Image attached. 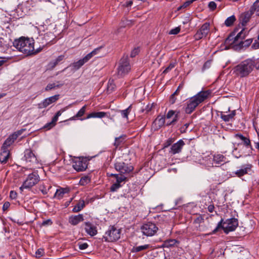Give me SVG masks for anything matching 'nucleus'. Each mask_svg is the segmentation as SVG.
<instances>
[{"mask_svg": "<svg viewBox=\"0 0 259 259\" xmlns=\"http://www.w3.org/2000/svg\"><path fill=\"white\" fill-rule=\"evenodd\" d=\"M235 137L236 138H238L242 141V144L245 146L246 148L250 149V151L248 153V155H250V154L252 153V151L253 150V148L251 145V142L250 139L246 137H244L241 134H236L235 135Z\"/></svg>", "mask_w": 259, "mask_h": 259, "instance_id": "nucleus-19", "label": "nucleus"}, {"mask_svg": "<svg viewBox=\"0 0 259 259\" xmlns=\"http://www.w3.org/2000/svg\"><path fill=\"white\" fill-rule=\"evenodd\" d=\"M180 111H178L177 112V113L176 114V115L172 117L173 118H172V120L169 122L168 121L166 123V125L169 126L170 125L175 124L178 120L179 117H180Z\"/></svg>", "mask_w": 259, "mask_h": 259, "instance_id": "nucleus-39", "label": "nucleus"}, {"mask_svg": "<svg viewBox=\"0 0 259 259\" xmlns=\"http://www.w3.org/2000/svg\"><path fill=\"white\" fill-rule=\"evenodd\" d=\"M165 120V117L164 115H159L153 122V125L155 126L156 128H160L164 125Z\"/></svg>", "mask_w": 259, "mask_h": 259, "instance_id": "nucleus-26", "label": "nucleus"}, {"mask_svg": "<svg viewBox=\"0 0 259 259\" xmlns=\"http://www.w3.org/2000/svg\"><path fill=\"white\" fill-rule=\"evenodd\" d=\"M17 196V194L14 191H11L10 193V197L11 198L14 199H16Z\"/></svg>", "mask_w": 259, "mask_h": 259, "instance_id": "nucleus-59", "label": "nucleus"}, {"mask_svg": "<svg viewBox=\"0 0 259 259\" xmlns=\"http://www.w3.org/2000/svg\"><path fill=\"white\" fill-rule=\"evenodd\" d=\"M204 222V219L201 215H199L197 218H196L194 221V223L195 224H200L201 223H203Z\"/></svg>", "mask_w": 259, "mask_h": 259, "instance_id": "nucleus-52", "label": "nucleus"}, {"mask_svg": "<svg viewBox=\"0 0 259 259\" xmlns=\"http://www.w3.org/2000/svg\"><path fill=\"white\" fill-rule=\"evenodd\" d=\"M78 246L79 249L83 250L87 249L89 245L87 243H83L79 242L78 243Z\"/></svg>", "mask_w": 259, "mask_h": 259, "instance_id": "nucleus-50", "label": "nucleus"}, {"mask_svg": "<svg viewBox=\"0 0 259 259\" xmlns=\"http://www.w3.org/2000/svg\"><path fill=\"white\" fill-rule=\"evenodd\" d=\"M143 235L146 236H152L154 235L158 230L156 225L152 222H148L144 224L141 228Z\"/></svg>", "mask_w": 259, "mask_h": 259, "instance_id": "nucleus-10", "label": "nucleus"}, {"mask_svg": "<svg viewBox=\"0 0 259 259\" xmlns=\"http://www.w3.org/2000/svg\"><path fill=\"white\" fill-rule=\"evenodd\" d=\"M66 193V191L64 189L61 188L60 189L57 190L55 195L54 197L58 199H61L63 198L64 195Z\"/></svg>", "mask_w": 259, "mask_h": 259, "instance_id": "nucleus-37", "label": "nucleus"}, {"mask_svg": "<svg viewBox=\"0 0 259 259\" xmlns=\"http://www.w3.org/2000/svg\"><path fill=\"white\" fill-rule=\"evenodd\" d=\"M185 145L183 140H179L176 143L173 144L170 148V152L176 154L181 152L183 146Z\"/></svg>", "mask_w": 259, "mask_h": 259, "instance_id": "nucleus-22", "label": "nucleus"}, {"mask_svg": "<svg viewBox=\"0 0 259 259\" xmlns=\"http://www.w3.org/2000/svg\"><path fill=\"white\" fill-rule=\"evenodd\" d=\"M189 125V123H187L185 124L183 126L181 127L180 128V131L181 133H185L186 132L187 128Z\"/></svg>", "mask_w": 259, "mask_h": 259, "instance_id": "nucleus-57", "label": "nucleus"}, {"mask_svg": "<svg viewBox=\"0 0 259 259\" xmlns=\"http://www.w3.org/2000/svg\"><path fill=\"white\" fill-rule=\"evenodd\" d=\"M24 158L26 161L31 163H35L37 161L35 155L30 149H26L25 150Z\"/></svg>", "mask_w": 259, "mask_h": 259, "instance_id": "nucleus-23", "label": "nucleus"}, {"mask_svg": "<svg viewBox=\"0 0 259 259\" xmlns=\"http://www.w3.org/2000/svg\"><path fill=\"white\" fill-rule=\"evenodd\" d=\"M84 228L87 234L91 237L97 234L98 230L96 224L90 222H86L84 223Z\"/></svg>", "mask_w": 259, "mask_h": 259, "instance_id": "nucleus-15", "label": "nucleus"}, {"mask_svg": "<svg viewBox=\"0 0 259 259\" xmlns=\"http://www.w3.org/2000/svg\"><path fill=\"white\" fill-rule=\"evenodd\" d=\"M238 226V221L236 218H231L226 220L224 222L222 219L218 223L217 227L210 233L207 235H212L216 233L220 229H222L226 234L234 231Z\"/></svg>", "mask_w": 259, "mask_h": 259, "instance_id": "nucleus-3", "label": "nucleus"}, {"mask_svg": "<svg viewBox=\"0 0 259 259\" xmlns=\"http://www.w3.org/2000/svg\"><path fill=\"white\" fill-rule=\"evenodd\" d=\"M209 160L210 162L207 163V164H211L212 166H218V165L225 162L226 158L222 154H215L212 156V158L210 157Z\"/></svg>", "mask_w": 259, "mask_h": 259, "instance_id": "nucleus-16", "label": "nucleus"}, {"mask_svg": "<svg viewBox=\"0 0 259 259\" xmlns=\"http://www.w3.org/2000/svg\"><path fill=\"white\" fill-rule=\"evenodd\" d=\"M29 38H26L25 37H20L19 39H15L13 41V46L17 49L20 52H22V50L25 47L28 41H29Z\"/></svg>", "mask_w": 259, "mask_h": 259, "instance_id": "nucleus-17", "label": "nucleus"}, {"mask_svg": "<svg viewBox=\"0 0 259 259\" xmlns=\"http://www.w3.org/2000/svg\"><path fill=\"white\" fill-rule=\"evenodd\" d=\"M87 108V105L83 106L78 111V112L73 116V117H70L69 119L65 120L64 122H67L68 120H76L77 118H79L81 117L85 113Z\"/></svg>", "mask_w": 259, "mask_h": 259, "instance_id": "nucleus-28", "label": "nucleus"}, {"mask_svg": "<svg viewBox=\"0 0 259 259\" xmlns=\"http://www.w3.org/2000/svg\"><path fill=\"white\" fill-rule=\"evenodd\" d=\"M63 85V83H60V81H57L56 82L50 83H49L45 88L46 91H49L50 90L54 89L56 88H59Z\"/></svg>", "mask_w": 259, "mask_h": 259, "instance_id": "nucleus-32", "label": "nucleus"}, {"mask_svg": "<svg viewBox=\"0 0 259 259\" xmlns=\"http://www.w3.org/2000/svg\"><path fill=\"white\" fill-rule=\"evenodd\" d=\"M252 14V11L250 10L242 13L239 18L240 23H241L243 26H245L250 20Z\"/></svg>", "mask_w": 259, "mask_h": 259, "instance_id": "nucleus-20", "label": "nucleus"}, {"mask_svg": "<svg viewBox=\"0 0 259 259\" xmlns=\"http://www.w3.org/2000/svg\"><path fill=\"white\" fill-rule=\"evenodd\" d=\"M178 111H174L172 110H169L166 115L165 118L166 119H170L172 118L177 113Z\"/></svg>", "mask_w": 259, "mask_h": 259, "instance_id": "nucleus-47", "label": "nucleus"}, {"mask_svg": "<svg viewBox=\"0 0 259 259\" xmlns=\"http://www.w3.org/2000/svg\"><path fill=\"white\" fill-rule=\"evenodd\" d=\"M121 142L120 137L116 138L115 140L114 145L117 147L119 145H120Z\"/></svg>", "mask_w": 259, "mask_h": 259, "instance_id": "nucleus-61", "label": "nucleus"}, {"mask_svg": "<svg viewBox=\"0 0 259 259\" xmlns=\"http://www.w3.org/2000/svg\"><path fill=\"white\" fill-rule=\"evenodd\" d=\"M50 36H52V38L54 37V35L51 32L47 33L45 34L44 36V38L46 40L47 43L50 42L52 41L51 39L49 38Z\"/></svg>", "mask_w": 259, "mask_h": 259, "instance_id": "nucleus-49", "label": "nucleus"}, {"mask_svg": "<svg viewBox=\"0 0 259 259\" xmlns=\"http://www.w3.org/2000/svg\"><path fill=\"white\" fill-rule=\"evenodd\" d=\"M25 131V129H21L14 133L11 135L12 139L16 140L18 138V137L21 135H22L23 132Z\"/></svg>", "mask_w": 259, "mask_h": 259, "instance_id": "nucleus-45", "label": "nucleus"}, {"mask_svg": "<svg viewBox=\"0 0 259 259\" xmlns=\"http://www.w3.org/2000/svg\"><path fill=\"white\" fill-rule=\"evenodd\" d=\"M193 2V0H192V1H186L185 2V3H184V4L181 6L179 8H178V10H181L182 9V8H187V7H188L192 3V2Z\"/></svg>", "mask_w": 259, "mask_h": 259, "instance_id": "nucleus-51", "label": "nucleus"}, {"mask_svg": "<svg viewBox=\"0 0 259 259\" xmlns=\"http://www.w3.org/2000/svg\"><path fill=\"white\" fill-rule=\"evenodd\" d=\"M115 169L121 175L129 174L134 169V167L131 163L125 162L120 158L117 159L114 163Z\"/></svg>", "mask_w": 259, "mask_h": 259, "instance_id": "nucleus-8", "label": "nucleus"}, {"mask_svg": "<svg viewBox=\"0 0 259 259\" xmlns=\"http://www.w3.org/2000/svg\"><path fill=\"white\" fill-rule=\"evenodd\" d=\"M65 58L64 55H61L59 56L55 60L51 61L48 66L51 69H53L60 62L63 61Z\"/></svg>", "mask_w": 259, "mask_h": 259, "instance_id": "nucleus-29", "label": "nucleus"}, {"mask_svg": "<svg viewBox=\"0 0 259 259\" xmlns=\"http://www.w3.org/2000/svg\"><path fill=\"white\" fill-rule=\"evenodd\" d=\"M10 205V204L9 202H6L3 205V210H5L7 209L9 207Z\"/></svg>", "mask_w": 259, "mask_h": 259, "instance_id": "nucleus-64", "label": "nucleus"}, {"mask_svg": "<svg viewBox=\"0 0 259 259\" xmlns=\"http://www.w3.org/2000/svg\"><path fill=\"white\" fill-rule=\"evenodd\" d=\"M126 180L127 178L125 176L120 174L119 176L116 178V182L113 183L110 187V191H116L122 186L121 183L126 181Z\"/></svg>", "mask_w": 259, "mask_h": 259, "instance_id": "nucleus-18", "label": "nucleus"}, {"mask_svg": "<svg viewBox=\"0 0 259 259\" xmlns=\"http://www.w3.org/2000/svg\"><path fill=\"white\" fill-rule=\"evenodd\" d=\"M88 163L85 157H77L73 159L72 166L77 171H83L87 169Z\"/></svg>", "mask_w": 259, "mask_h": 259, "instance_id": "nucleus-11", "label": "nucleus"}, {"mask_svg": "<svg viewBox=\"0 0 259 259\" xmlns=\"http://www.w3.org/2000/svg\"><path fill=\"white\" fill-rule=\"evenodd\" d=\"M11 155L9 149H3L1 148V152L0 153V162L2 164L6 163Z\"/></svg>", "mask_w": 259, "mask_h": 259, "instance_id": "nucleus-24", "label": "nucleus"}, {"mask_svg": "<svg viewBox=\"0 0 259 259\" xmlns=\"http://www.w3.org/2000/svg\"><path fill=\"white\" fill-rule=\"evenodd\" d=\"M249 59L252 62V63L253 64V69L255 68L256 70H259V57L257 58H255L254 57H253Z\"/></svg>", "mask_w": 259, "mask_h": 259, "instance_id": "nucleus-40", "label": "nucleus"}, {"mask_svg": "<svg viewBox=\"0 0 259 259\" xmlns=\"http://www.w3.org/2000/svg\"><path fill=\"white\" fill-rule=\"evenodd\" d=\"M153 104H148L146 106L145 109L143 110V111H146V113H148L151 110Z\"/></svg>", "mask_w": 259, "mask_h": 259, "instance_id": "nucleus-60", "label": "nucleus"}, {"mask_svg": "<svg viewBox=\"0 0 259 259\" xmlns=\"http://www.w3.org/2000/svg\"><path fill=\"white\" fill-rule=\"evenodd\" d=\"M45 254V250L43 248H39L35 252V256L36 258H39Z\"/></svg>", "mask_w": 259, "mask_h": 259, "instance_id": "nucleus-46", "label": "nucleus"}, {"mask_svg": "<svg viewBox=\"0 0 259 259\" xmlns=\"http://www.w3.org/2000/svg\"><path fill=\"white\" fill-rule=\"evenodd\" d=\"M121 231L114 226H110L103 238L106 242H114L120 237Z\"/></svg>", "mask_w": 259, "mask_h": 259, "instance_id": "nucleus-7", "label": "nucleus"}, {"mask_svg": "<svg viewBox=\"0 0 259 259\" xmlns=\"http://www.w3.org/2000/svg\"><path fill=\"white\" fill-rule=\"evenodd\" d=\"M84 206V201L83 200H80L79 202L76 204V205L74 206L72 211L74 212H79L83 208Z\"/></svg>", "mask_w": 259, "mask_h": 259, "instance_id": "nucleus-33", "label": "nucleus"}, {"mask_svg": "<svg viewBox=\"0 0 259 259\" xmlns=\"http://www.w3.org/2000/svg\"><path fill=\"white\" fill-rule=\"evenodd\" d=\"M53 224V222L51 219H48L47 220L44 221L41 224V226H50Z\"/></svg>", "mask_w": 259, "mask_h": 259, "instance_id": "nucleus-53", "label": "nucleus"}, {"mask_svg": "<svg viewBox=\"0 0 259 259\" xmlns=\"http://www.w3.org/2000/svg\"><path fill=\"white\" fill-rule=\"evenodd\" d=\"M102 47H100L94 49L91 53L87 54L82 59H81L78 61L71 64L69 67L72 68L71 69L73 71H76L78 70L85 63L88 62L94 56L97 55L100 50L102 49Z\"/></svg>", "mask_w": 259, "mask_h": 259, "instance_id": "nucleus-6", "label": "nucleus"}, {"mask_svg": "<svg viewBox=\"0 0 259 259\" xmlns=\"http://www.w3.org/2000/svg\"><path fill=\"white\" fill-rule=\"evenodd\" d=\"M107 113L100 111V112H93L88 115L85 119H89L91 118H102L107 116Z\"/></svg>", "mask_w": 259, "mask_h": 259, "instance_id": "nucleus-27", "label": "nucleus"}, {"mask_svg": "<svg viewBox=\"0 0 259 259\" xmlns=\"http://www.w3.org/2000/svg\"><path fill=\"white\" fill-rule=\"evenodd\" d=\"M140 51V49L139 48H135L131 53V57L133 58L135 57L138 54Z\"/></svg>", "mask_w": 259, "mask_h": 259, "instance_id": "nucleus-55", "label": "nucleus"}, {"mask_svg": "<svg viewBox=\"0 0 259 259\" xmlns=\"http://www.w3.org/2000/svg\"><path fill=\"white\" fill-rule=\"evenodd\" d=\"M176 100V98L175 97V96L173 94H172L169 98V102L170 104H173L175 103Z\"/></svg>", "mask_w": 259, "mask_h": 259, "instance_id": "nucleus-62", "label": "nucleus"}, {"mask_svg": "<svg viewBox=\"0 0 259 259\" xmlns=\"http://www.w3.org/2000/svg\"><path fill=\"white\" fill-rule=\"evenodd\" d=\"M91 182V179L88 176L82 177L79 181V184L81 186H84Z\"/></svg>", "mask_w": 259, "mask_h": 259, "instance_id": "nucleus-42", "label": "nucleus"}, {"mask_svg": "<svg viewBox=\"0 0 259 259\" xmlns=\"http://www.w3.org/2000/svg\"><path fill=\"white\" fill-rule=\"evenodd\" d=\"M39 190L41 191L43 194H47L48 193V190L45 187L44 185L40 186Z\"/></svg>", "mask_w": 259, "mask_h": 259, "instance_id": "nucleus-58", "label": "nucleus"}, {"mask_svg": "<svg viewBox=\"0 0 259 259\" xmlns=\"http://www.w3.org/2000/svg\"><path fill=\"white\" fill-rule=\"evenodd\" d=\"M210 94L211 91L209 90L202 91L190 98L187 102V107L185 108L186 113L187 114L192 113L200 103L208 97Z\"/></svg>", "mask_w": 259, "mask_h": 259, "instance_id": "nucleus-1", "label": "nucleus"}, {"mask_svg": "<svg viewBox=\"0 0 259 259\" xmlns=\"http://www.w3.org/2000/svg\"><path fill=\"white\" fill-rule=\"evenodd\" d=\"M252 165L251 164H246L243 165L241 168L236 171L234 174L238 177L240 178L245 175L248 174V171L251 170L252 168Z\"/></svg>", "mask_w": 259, "mask_h": 259, "instance_id": "nucleus-21", "label": "nucleus"}, {"mask_svg": "<svg viewBox=\"0 0 259 259\" xmlns=\"http://www.w3.org/2000/svg\"><path fill=\"white\" fill-rule=\"evenodd\" d=\"M237 29L236 28L233 32L231 33L225 40L227 45H233L239 47L242 44L243 39L248 33V31L245 28L242 29L235 36Z\"/></svg>", "mask_w": 259, "mask_h": 259, "instance_id": "nucleus-4", "label": "nucleus"}, {"mask_svg": "<svg viewBox=\"0 0 259 259\" xmlns=\"http://www.w3.org/2000/svg\"><path fill=\"white\" fill-rule=\"evenodd\" d=\"M252 39H251V38L247 39L246 40H245L244 41L243 40L242 44L240 45L238 47V48H242L244 47H248L252 43Z\"/></svg>", "mask_w": 259, "mask_h": 259, "instance_id": "nucleus-44", "label": "nucleus"}, {"mask_svg": "<svg viewBox=\"0 0 259 259\" xmlns=\"http://www.w3.org/2000/svg\"><path fill=\"white\" fill-rule=\"evenodd\" d=\"M253 70V64L249 58L241 61L232 69L233 74L239 78L248 76Z\"/></svg>", "mask_w": 259, "mask_h": 259, "instance_id": "nucleus-2", "label": "nucleus"}, {"mask_svg": "<svg viewBox=\"0 0 259 259\" xmlns=\"http://www.w3.org/2000/svg\"><path fill=\"white\" fill-rule=\"evenodd\" d=\"M176 65V62L173 61L169 63V65L163 71V73L166 74L173 69Z\"/></svg>", "mask_w": 259, "mask_h": 259, "instance_id": "nucleus-43", "label": "nucleus"}, {"mask_svg": "<svg viewBox=\"0 0 259 259\" xmlns=\"http://www.w3.org/2000/svg\"><path fill=\"white\" fill-rule=\"evenodd\" d=\"M33 39H29V41L28 43L26 44L25 47L22 50V53L26 55H30L32 54H36V53L39 52L41 49L39 48V49H37L36 50H34V42Z\"/></svg>", "mask_w": 259, "mask_h": 259, "instance_id": "nucleus-13", "label": "nucleus"}, {"mask_svg": "<svg viewBox=\"0 0 259 259\" xmlns=\"http://www.w3.org/2000/svg\"><path fill=\"white\" fill-rule=\"evenodd\" d=\"M177 242L178 241L176 239L167 240L164 241L163 246L166 248H169L174 246Z\"/></svg>", "mask_w": 259, "mask_h": 259, "instance_id": "nucleus-36", "label": "nucleus"}, {"mask_svg": "<svg viewBox=\"0 0 259 259\" xmlns=\"http://www.w3.org/2000/svg\"><path fill=\"white\" fill-rule=\"evenodd\" d=\"M150 245L149 244H145L144 245L136 246L134 247L133 250L135 252H140L141 251L148 249L150 247Z\"/></svg>", "mask_w": 259, "mask_h": 259, "instance_id": "nucleus-41", "label": "nucleus"}, {"mask_svg": "<svg viewBox=\"0 0 259 259\" xmlns=\"http://www.w3.org/2000/svg\"><path fill=\"white\" fill-rule=\"evenodd\" d=\"M84 220L83 215L82 214H79L76 215H71L69 217V222L72 225H76L79 223L82 222Z\"/></svg>", "mask_w": 259, "mask_h": 259, "instance_id": "nucleus-25", "label": "nucleus"}, {"mask_svg": "<svg viewBox=\"0 0 259 259\" xmlns=\"http://www.w3.org/2000/svg\"><path fill=\"white\" fill-rule=\"evenodd\" d=\"M236 18L235 16L232 15L227 18V19L225 21V24L227 26H231L233 24Z\"/></svg>", "mask_w": 259, "mask_h": 259, "instance_id": "nucleus-38", "label": "nucleus"}, {"mask_svg": "<svg viewBox=\"0 0 259 259\" xmlns=\"http://www.w3.org/2000/svg\"><path fill=\"white\" fill-rule=\"evenodd\" d=\"M132 107V105H131L126 109L119 111L123 118L128 119V116L131 111Z\"/></svg>", "mask_w": 259, "mask_h": 259, "instance_id": "nucleus-35", "label": "nucleus"}, {"mask_svg": "<svg viewBox=\"0 0 259 259\" xmlns=\"http://www.w3.org/2000/svg\"><path fill=\"white\" fill-rule=\"evenodd\" d=\"M39 181V177L36 172H32L29 174L26 180L23 182L20 187V190L22 192L24 189H30L36 184Z\"/></svg>", "mask_w": 259, "mask_h": 259, "instance_id": "nucleus-9", "label": "nucleus"}, {"mask_svg": "<svg viewBox=\"0 0 259 259\" xmlns=\"http://www.w3.org/2000/svg\"><path fill=\"white\" fill-rule=\"evenodd\" d=\"M252 14L255 13L256 15L259 16V0H256L253 4L250 9Z\"/></svg>", "mask_w": 259, "mask_h": 259, "instance_id": "nucleus-34", "label": "nucleus"}, {"mask_svg": "<svg viewBox=\"0 0 259 259\" xmlns=\"http://www.w3.org/2000/svg\"><path fill=\"white\" fill-rule=\"evenodd\" d=\"M131 69L128 56L124 55L119 61L117 69V75L119 77H122L127 74Z\"/></svg>", "mask_w": 259, "mask_h": 259, "instance_id": "nucleus-5", "label": "nucleus"}, {"mask_svg": "<svg viewBox=\"0 0 259 259\" xmlns=\"http://www.w3.org/2000/svg\"><path fill=\"white\" fill-rule=\"evenodd\" d=\"M114 84H112L111 83L108 84L107 87V90L108 91H112L114 89Z\"/></svg>", "mask_w": 259, "mask_h": 259, "instance_id": "nucleus-63", "label": "nucleus"}, {"mask_svg": "<svg viewBox=\"0 0 259 259\" xmlns=\"http://www.w3.org/2000/svg\"><path fill=\"white\" fill-rule=\"evenodd\" d=\"M209 23L206 22L204 23L200 28L197 30L196 34L194 35V37L196 40H199L207 36L209 32Z\"/></svg>", "mask_w": 259, "mask_h": 259, "instance_id": "nucleus-12", "label": "nucleus"}, {"mask_svg": "<svg viewBox=\"0 0 259 259\" xmlns=\"http://www.w3.org/2000/svg\"><path fill=\"white\" fill-rule=\"evenodd\" d=\"M56 125L53 122L51 121L46 123L43 127L44 129L46 130H49L54 127Z\"/></svg>", "mask_w": 259, "mask_h": 259, "instance_id": "nucleus-48", "label": "nucleus"}, {"mask_svg": "<svg viewBox=\"0 0 259 259\" xmlns=\"http://www.w3.org/2000/svg\"><path fill=\"white\" fill-rule=\"evenodd\" d=\"M60 96V95L58 94L45 99L38 104V108L42 109L46 108L51 104L55 103L59 100Z\"/></svg>", "mask_w": 259, "mask_h": 259, "instance_id": "nucleus-14", "label": "nucleus"}, {"mask_svg": "<svg viewBox=\"0 0 259 259\" xmlns=\"http://www.w3.org/2000/svg\"><path fill=\"white\" fill-rule=\"evenodd\" d=\"M15 140V139H12L11 135H10L5 140L1 148H3V149H8V148L14 142Z\"/></svg>", "mask_w": 259, "mask_h": 259, "instance_id": "nucleus-31", "label": "nucleus"}, {"mask_svg": "<svg viewBox=\"0 0 259 259\" xmlns=\"http://www.w3.org/2000/svg\"><path fill=\"white\" fill-rule=\"evenodd\" d=\"M208 6L209 9L211 11H213L217 7L215 3L213 1L210 2Z\"/></svg>", "mask_w": 259, "mask_h": 259, "instance_id": "nucleus-56", "label": "nucleus"}, {"mask_svg": "<svg viewBox=\"0 0 259 259\" xmlns=\"http://www.w3.org/2000/svg\"><path fill=\"white\" fill-rule=\"evenodd\" d=\"M235 114H236V111H235V110H233L231 112V113L227 114V115H225V114H223V112H222L221 113L220 116H221V118L224 121H225V122H228V121H229L232 119H233L234 118V117L235 116Z\"/></svg>", "mask_w": 259, "mask_h": 259, "instance_id": "nucleus-30", "label": "nucleus"}, {"mask_svg": "<svg viewBox=\"0 0 259 259\" xmlns=\"http://www.w3.org/2000/svg\"><path fill=\"white\" fill-rule=\"evenodd\" d=\"M180 28L179 27H176L172 29L169 32L170 34H177L180 31Z\"/></svg>", "mask_w": 259, "mask_h": 259, "instance_id": "nucleus-54", "label": "nucleus"}]
</instances>
